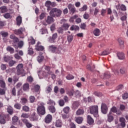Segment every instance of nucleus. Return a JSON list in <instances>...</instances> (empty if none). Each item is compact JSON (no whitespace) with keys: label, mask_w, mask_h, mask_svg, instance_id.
<instances>
[{"label":"nucleus","mask_w":128,"mask_h":128,"mask_svg":"<svg viewBox=\"0 0 128 128\" xmlns=\"http://www.w3.org/2000/svg\"><path fill=\"white\" fill-rule=\"evenodd\" d=\"M44 106H46L44 103L41 102L36 108L37 114L40 116H44L46 114V107H44Z\"/></svg>","instance_id":"1"},{"label":"nucleus","mask_w":128,"mask_h":128,"mask_svg":"<svg viewBox=\"0 0 128 128\" xmlns=\"http://www.w3.org/2000/svg\"><path fill=\"white\" fill-rule=\"evenodd\" d=\"M62 14V11L60 8H53L50 12V15L52 18H60Z\"/></svg>","instance_id":"2"},{"label":"nucleus","mask_w":128,"mask_h":128,"mask_svg":"<svg viewBox=\"0 0 128 128\" xmlns=\"http://www.w3.org/2000/svg\"><path fill=\"white\" fill-rule=\"evenodd\" d=\"M90 110V114H93L94 118H98V106H92L89 108Z\"/></svg>","instance_id":"3"},{"label":"nucleus","mask_w":128,"mask_h":128,"mask_svg":"<svg viewBox=\"0 0 128 128\" xmlns=\"http://www.w3.org/2000/svg\"><path fill=\"white\" fill-rule=\"evenodd\" d=\"M48 50L50 52H52L53 54H60L58 48L54 45H51L48 46Z\"/></svg>","instance_id":"4"},{"label":"nucleus","mask_w":128,"mask_h":128,"mask_svg":"<svg viewBox=\"0 0 128 128\" xmlns=\"http://www.w3.org/2000/svg\"><path fill=\"white\" fill-rule=\"evenodd\" d=\"M10 38L11 40H12V46L14 48V44H16L18 42H20V40L18 37L16 36L15 34H12L10 36Z\"/></svg>","instance_id":"5"},{"label":"nucleus","mask_w":128,"mask_h":128,"mask_svg":"<svg viewBox=\"0 0 128 128\" xmlns=\"http://www.w3.org/2000/svg\"><path fill=\"white\" fill-rule=\"evenodd\" d=\"M108 106L106 105V104L104 103H102L101 105L102 112V114H106L108 112Z\"/></svg>","instance_id":"6"},{"label":"nucleus","mask_w":128,"mask_h":128,"mask_svg":"<svg viewBox=\"0 0 128 128\" xmlns=\"http://www.w3.org/2000/svg\"><path fill=\"white\" fill-rule=\"evenodd\" d=\"M44 122L46 124H50L52 120V116L50 114H48L44 118Z\"/></svg>","instance_id":"7"},{"label":"nucleus","mask_w":128,"mask_h":128,"mask_svg":"<svg viewBox=\"0 0 128 128\" xmlns=\"http://www.w3.org/2000/svg\"><path fill=\"white\" fill-rule=\"evenodd\" d=\"M30 120L31 122H35L38 120V116L36 114V112H33L30 117Z\"/></svg>","instance_id":"8"},{"label":"nucleus","mask_w":128,"mask_h":128,"mask_svg":"<svg viewBox=\"0 0 128 128\" xmlns=\"http://www.w3.org/2000/svg\"><path fill=\"white\" fill-rule=\"evenodd\" d=\"M24 32V28H20L18 30H14V34H16V36H22V32Z\"/></svg>","instance_id":"9"},{"label":"nucleus","mask_w":128,"mask_h":128,"mask_svg":"<svg viewBox=\"0 0 128 128\" xmlns=\"http://www.w3.org/2000/svg\"><path fill=\"white\" fill-rule=\"evenodd\" d=\"M0 124H6V116L4 112L0 113Z\"/></svg>","instance_id":"10"},{"label":"nucleus","mask_w":128,"mask_h":128,"mask_svg":"<svg viewBox=\"0 0 128 128\" xmlns=\"http://www.w3.org/2000/svg\"><path fill=\"white\" fill-rule=\"evenodd\" d=\"M40 42H38L35 46V48L36 50L42 52V50H44V47L42 46H40Z\"/></svg>","instance_id":"11"},{"label":"nucleus","mask_w":128,"mask_h":128,"mask_svg":"<svg viewBox=\"0 0 128 128\" xmlns=\"http://www.w3.org/2000/svg\"><path fill=\"white\" fill-rule=\"evenodd\" d=\"M68 8V10H70V14H74L76 12V8L74 5H72V4H69Z\"/></svg>","instance_id":"12"},{"label":"nucleus","mask_w":128,"mask_h":128,"mask_svg":"<svg viewBox=\"0 0 128 128\" xmlns=\"http://www.w3.org/2000/svg\"><path fill=\"white\" fill-rule=\"evenodd\" d=\"M24 46V41L20 40L18 42V44H14V48H16V50H18V48H22Z\"/></svg>","instance_id":"13"},{"label":"nucleus","mask_w":128,"mask_h":128,"mask_svg":"<svg viewBox=\"0 0 128 128\" xmlns=\"http://www.w3.org/2000/svg\"><path fill=\"white\" fill-rule=\"evenodd\" d=\"M22 122L26 124V128H30L32 126V124H30V122H28V120L26 119H22Z\"/></svg>","instance_id":"14"},{"label":"nucleus","mask_w":128,"mask_h":128,"mask_svg":"<svg viewBox=\"0 0 128 128\" xmlns=\"http://www.w3.org/2000/svg\"><path fill=\"white\" fill-rule=\"evenodd\" d=\"M13 57L12 56H4L3 58V60L5 62H10L12 60Z\"/></svg>","instance_id":"15"},{"label":"nucleus","mask_w":128,"mask_h":128,"mask_svg":"<svg viewBox=\"0 0 128 128\" xmlns=\"http://www.w3.org/2000/svg\"><path fill=\"white\" fill-rule=\"evenodd\" d=\"M58 38V34L55 33L52 34V37L50 38L49 42L52 44L56 42V40Z\"/></svg>","instance_id":"16"},{"label":"nucleus","mask_w":128,"mask_h":128,"mask_svg":"<svg viewBox=\"0 0 128 128\" xmlns=\"http://www.w3.org/2000/svg\"><path fill=\"white\" fill-rule=\"evenodd\" d=\"M22 90L24 92H28L30 90V84L25 83L23 84Z\"/></svg>","instance_id":"17"},{"label":"nucleus","mask_w":128,"mask_h":128,"mask_svg":"<svg viewBox=\"0 0 128 128\" xmlns=\"http://www.w3.org/2000/svg\"><path fill=\"white\" fill-rule=\"evenodd\" d=\"M87 122L88 124L91 126V124H92L94 122V119L90 116L88 115L87 116Z\"/></svg>","instance_id":"18"},{"label":"nucleus","mask_w":128,"mask_h":128,"mask_svg":"<svg viewBox=\"0 0 128 128\" xmlns=\"http://www.w3.org/2000/svg\"><path fill=\"white\" fill-rule=\"evenodd\" d=\"M55 126L56 128H62V122L60 119H58L56 122Z\"/></svg>","instance_id":"19"},{"label":"nucleus","mask_w":128,"mask_h":128,"mask_svg":"<svg viewBox=\"0 0 128 128\" xmlns=\"http://www.w3.org/2000/svg\"><path fill=\"white\" fill-rule=\"evenodd\" d=\"M75 122H76L78 124H82V122H84V118L80 116L76 117V118Z\"/></svg>","instance_id":"20"},{"label":"nucleus","mask_w":128,"mask_h":128,"mask_svg":"<svg viewBox=\"0 0 128 128\" xmlns=\"http://www.w3.org/2000/svg\"><path fill=\"white\" fill-rule=\"evenodd\" d=\"M116 8H117V10H123L124 12V10H126V6H124V4H118L117 6H116Z\"/></svg>","instance_id":"21"},{"label":"nucleus","mask_w":128,"mask_h":128,"mask_svg":"<svg viewBox=\"0 0 128 128\" xmlns=\"http://www.w3.org/2000/svg\"><path fill=\"white\" fill-rule=\"evenodd\" d=\"M46 22L48 24H50L54 22V18L52 16H48Z\"/></svg>","instance_id":"22"},{"label":"nucleus","mask_w":128,"mask_h":128,"mask_svg":"<svg viewBox=\"0 0 128 128\" xmlns=\"http://www.w3.org/2000/svg\"><path fill=\"white\" fill-rule=\"evenodd\" d=\"M6 50L8 52H10L11 54H14V49L10 46H8L6 48Z\"/></svg>","instance_id":"23"},{"label":"nucleus","mask_w":128,"mask_h":128,"mask_svg":"<svg viewBox=\"0 0 128 128\" xmlns=\"http://www.w3.org/2000/svg\"><path fill=\"white\" fill-rule=\"evenodd\" d=\"M18 76L22 75V76H24V69H17Z\"/></svg>","instance_id":"24"},{"label":"nucleus","mask_w":128,"mask_h":128,"mask_svg":"<svg viewBox=\"0 0 128 128\" xmlns=\"http://www.w3.org/2000/svg\"><path fill=\"white\" fill-rule=\"evenodd\" d=\"M117 56L119 60H124V54L122 52H118L117 54Z\"/></svg>","instance_id":"25"},{"label":"nucleus","mask_w":128,"mask_h":128,"mask_svg":"<svg viewBox=\"0 0 128 128\" xmlns=\"http://www.w3.org/2000/svg\"><path fill=\"white\" fill-rule=\"evenodd\" d=\"M108 120L109 122H111L114 120V116H112V112H110L108 116Z\"/></svg>","instance_id":"26"},{"label":"nucleus","mask_w":128,"mask_h":128,"mask_svg":"<svg viewBox=\"0 0 128 128\" xmlns=\"http://www.w3.org/2000/svg\"><path fill=\"white\" fill-rule=\"evenodd\" d=\"M80 106V102L78 101H75L73 102L72 105V108L73 110H76V108H78Z\"/></svg>","instance_id":"27"},{"label":"nucleus","mask_w":128,"mask_h":128,"mask_svg":"<svg viewBox=\"0 0 128 128\" xmlns=\"http://www.w3.org/2000/svg\"><path fill=\"white\" fill-rule=\"evenodd\" d=\"M16 22L17 26H20L22 24V16H18L16 18Z\"/></svg>","instance_id":"28"},{"label":"nucleus","mask_w":128,"mask_h":128,"mask_svg":"<svg viewBox=\"0 0 128 128\" xmlns=\"http://www.w3.org/2000/svg\"><path fill=\"white\" fill-rule=\"evenodd\" d=\"M84 114V110L83 109L79 108L76 112V116H82Z\"/></svg>","instance_id":"29"},{"label":"nucleus","mask_w":128,"mask_h":128,"mask_svg":"<svg viewBox=\"0 0 128 128\" xmlns=\"http://www.w3.org/2000/svg\"><path fill=\"white\" fill-rule=\"evenodd\" d=\"M110 112H116L117 114H122V112H118V110H116V107L113 106L110 109Z\"/></svg>","instance_id":"30"},{"label":"nucleus","mask_w":128,"mask_h":128,"mask_svg":"<svg viewBox=\"0 0 128 128\" xmlns=\"http://www.w3.org/2000/svg\"><path fill=\"white\" fill-rule=\"evenodd\" d=\"M48 108L50 112L52 114H54V112H56V108L54 107V106H48Z\"/></svg>","instance_id":"31"},{"label":"nucleus","mask_w":128,"mask_h":128,"mask_svg":"<svg viewBox=\"0 0 128 128\" xmlns=\"http://www.w3.org/2000/svg\"><path fill=\"white\" fill-rule=\"evenodd\" d=\"M110 76H112V75L110 74V73L109 72H106L105 73H104V80H106V78H110Z\"/></svg>","instance_id":"32"},{"label":"nucleus","mask_w":128,"mask_h":128,"mask_svg":"<svg viewBox=\"0 0 128 128\" xmlns=\"http://www.w3.org/2000/svg\"><path fill=\"white\" fill-rule=\"evenodd\" d=\"M7 112L9 114H14V108L11 106H8Z\"/></svg>","instance_id":"33"},{"label":"nucleus","mask_w":128,"mask_h":128,"mask_svg":"<svg viewBox=\"0 0 128 128\" xmlns=\"http://www.w3.org/2000/svg\"><path fill=\"white\" fill-rule=\"evenodd\" d=\"M34 54V49L32 48H28V54H29V56H32Z\"/></svg>","instance_id":"34"},{"label":"nucleus","mask_w":128,"mask_h":128,"mask_svg":"<svg viewBox=\"0 0 128 128\" xmlns=\"http://www.w3.org/2000/svg\"><path fill=\"white\" fill-rule=\"evenodd\" d=\"M0 12L2 14H4V12H8V8L6 6H2L0 8Z\"/></svg>","instance_id":"35"},{"label":"nucleus","mask_w":128,"mask_h":128,"mask_svg":"<svg viewBox=\"0 0 128 128\" xmlns=\"http://www.w3.org/2000/svg\"><path fill=\"white\" fill-rule=\"evenodd\" d=\"M44 59V56L40 55L37 57V60L39 62H42Z\"/></svg>","instance_id":"36"},{"label":"nucleus","mask_w":128,"mask_h":128,"mask_svg":"<svg viewBox=\"0 0 128 128\" xmlns=\"http://www.w3.org/2000/svg\"><path fill=\"white\" fill-rule=\"evenodd\" d=\"M47 104H49V106H56V102L50 98H49L47 102Z\"/></svg>","instance_id":"37"},{"label":"nucleus","mask_w":128,"mask_h":128,"mask_svg":"<svg viewBox=\"0 0 128 128\" xmlns=\"http://www.w3.org/2000/svg\"><path fill=\"white\" fill-rule=\"evenodd\" d=\"M100 29L98 28H96L93 32V34L94 35L96 36H100Z\"/></svg>","instance_id":"38"},{"label":"nucleus","mask_w":128,"mask_h":128,"mask_svg":"<svg viewBox=\"0 0 128 128\" xmlns=\"http://www.w3.org/2000/svg\"><path fill=\"white\" fill-rule=\"evenodd\" d=\"M12 122L13 124H15L18 122V117L17 116H14L13 118H12Z\"/></svg>","instance_id":"39"},{"label":"nucleus","mask_w":128,"mask_h":128,"mask_svg":"<svg viewBox=\"0 0 128 128\" xmlns=\"http://www.w3.org/2000/svg\"><path fill=\"white\" fill-rule=\"evenodd\" d=\"M74 89L67 91V94H68V96H74Z\"/></svg>","instance_id":"40"},{"label":"nucleus","mask_w":128,"mask_h":128,"mask_svg":"<svg viewBox=\"0 0 128 128\" xmlns=\"http://www.w3.org/2000/svg\"><path fill=\"white\" fill-rule=\"evenodd\" d=\"M88 10V6L86 4H84L82 7L80 8L78 10L79 12H86Z\"/></svg>","instance_id":"41"},{"label":"nucleus","mask_w":128,"mask_h":128,"mask_svg":"<svg viewBox=\"0 0 128 128\" xmlns=\"http://www.w3.org/2000/svg\"><path fill=\"white\" fill-rule=\"evenodd\" d=\"M14 108H16V110H20L22 108V104L20 103H16L14 105Z\"/></svg>","instance_id":"42"},{"label":"nucleus","mask_w":128,"mask_h":128,"mask_svg":"<svg viewBox=\"0 0 128 128\" xmlns=\"http://www.w3.org/2000/svg\"><path fill=\"white\" fill-rule=\"evenodd\" d=\"M16 64V62L15 60H10V61L8 62V66L10 67L14 66V64Z\"/></svg>","instance_id":"43"},{"label":"nucleus","mask_w":128,"mask_h":128,"mask_svg":"<svg viewBox=\"0 0 128 128\" xmlns=\"http://www.w3.org/2000/svg\"><path fill=\"white\" fill-rule=\"evenodd\" d=\"M62 28L64 30H68L70 28V25L67 23H64L62 26Z\"/></svg>","instance_id":"44"},{"label":"nucleus","mask_w":128,"mask_h":128,"mask_svg":"<svg viewBox=\"0 0 128 128\" xmlns=\"http://www.w3.org/2000/svg\"><path fill=\"white\" fill-rule=\"evenodd\" d=\"M44 69L47 71L48 74H52V72L50 70V66H46Z\"/></svg>","instance_id":"45"},{"label":"nucleus","mask_w":128,"mask_h":128,"mask_svg":"<svg viewBox=\"0 0 128 128\" xmlns=\"http://www.w3.org/2000/svg\"><path fill=\"white\" fill-rule=\"evenodd\" d=\"M0 88H6V82H4V81L3 80H0Z\"/></svg>","instance_id":"46"},{"label":"nucleus","mask_w":128,"mask_h":128,"mask_svg":"<svg viewBox=\"0 0 128 128\" xmlns=\"http://www.w3.org/2000/svg\"><path fill=\"white\" fill-rule=\"evenodd\" d=\"M94 94L96 96H98V98H100V96H102V93L100 92H98V91L94 92Z\"/></svg>","instance_id":"47"},{"label":"nucleus","mask_w":128,"mask_h":128,"mask_svg":"<svg viewBox=\"0 0 128 128\" xmlns=\"http://www.w3.org/2000/svg\"><path fill=\"white\" fill-rule=\"evenodd\" d=\"M110 54V50H105L102 52L100 56H108V54Z\"/></svg>","instance_id":"48"},{"label":"nucleus","mask_w":128,"mask_h":128,"mask_svg":"<svg viewBox=\"0 0 128 128\" xmlns=\"http://www.w3.org/2000/svg\"><path fill=\"white\" fill-rule=\"evenodd\" d=\"M66 78L68 80H74V76L72 74H69L66 76Z\"/></svg>","instance_id":"49"},{"label":"nucleus","mask_w":128,"mask_h":128,"mask_svg":"<svg viewBox=\"0 0 128 128\" xmlns=\"http://www.w3.org/2000/svg\"><path fill=\"white\" fill-rule=\"evenodd\" d=\"M118 42L119 46H122V48H124V40H122L121 38H119L118 40Z\"/></svg>","instance_id":"50"},{"label":"nucleus","mask_w":128,"mask_h":128,"mask_svg":"<svg viewBox=\"0 0 128 128\" xmlns=\"http://www.w3.org/2000/svg\"><path fill=\"white\" fill-rule=\"evenodd\" d=\"M63 112L66 114H68V112H70V107H68V106L65 107L63 109Z\"/></svg>","instance_id":"51"},{"label":"nucleus","mask_w":128,"mask_h":128,"mask_svg":"<svg viewBox=\"0 0 128 128\" xmlns=\"http://www.w3.org/2000/svg\"><path fill=\"white\" fill-rule=\"evenodd\" d=\"M14 58H16V60H22V56H20L18 54H15L14 55Z\"/></svg>","instance_id":"52"},{"label":"nucleus","mask_w":128,"mask_h":128,"mask_svg":"<svg viewBox=\"0 0 128 128\" xmlns=\"http://www.w3.org/2000/svg\"><path fill=\"white\" fill-rule=\"evenodd\" d=\"M6 89L0 88V96H4V94H6Z\"/></svg>","instance_id":"53"},{"label":"nucleus","mask_w":128,"mask_h":128,"mask_svg":"<svg viewBox=\"0 0 128 128\" xmlns=\"http://www.w3.org/2000/svg\"><path fill=\"white\" fill-rule=\"evenodd\" d=\"M22 110L28 112H30V108L26 106H22Z\"/></svg>","instance_id":"54"},{"label":"nucleus","mask_w":128,"mask_h":128,"mask_svg":"<svg viewBox=\"0 0 128 128\" xmlns=\"http://www.w3.org/2000/svg\"><path fill=\"white\" fill-rule=\"evenodd\" d=\"M67 40L68 42H72V40H74V37L72 36L68 35L67 37Z\"/></svg>","instance_id":"55"},{"label":"nucleus","mask_w":128,"mask_h":128,"mask_svg":"<svg viewBox=\"0 0 128 128\" xmlns=\"http://www.w3.org/2000/svg\"><path fill=\"white\" fill-rule=\"evenodd\" d=\"M40 88V85H36L34 86V90H35L36 92H38Z\"/></svg>","instance_id":"56"},{"label":"nucleus","mask_w":128,"mask_h":128,"mask_svg":"<svg viewBox=\"0 0 128 128\" xmlns=\"http://www.w3.org/2000/svg\"><path fill=\"white\" fill-rule=\"evenodd\" d=\"M100 12V8H96L94 10V16H98V14Z\"/></svg>","instance_id":"57"},{"label":"nucleus","mask_w":128,"mask_h":128,"mask_svg":"<svg viewBox=\"0 0 128 128\" xmlns=\"http://www.w3.org/2000/svg\"><path fill=\"white\" fill-rule=\"evenodd\" d=\"M52 90V85H50L49 86L46 88V90L48 92H50Z\"/></svg>","instance_id":"58"},{"label":"nucleus","mask_w":128,"mask_h":128,"mask_svg":"<svg viewBox=\"0 0 128 128\" xmlns=\"http://www.w3.org/2000/svg\"><path fill=\"white\" fill-rule=\"evenodd\" d=\"M58 104L60 106H64V100H60L58 101Z\"/></svg>","instance_id":"59"},{"label":"nucleus","mask_w":128,"mask_h":128,"mask_svg":"<svg viewBox=\"0 0 128 128\" xmlns=\"http://www.w3.org/2000/svg\"><path fill=\"white\" fill-rule=\"evenodd\" d=\"M45 6L47 8H50V6H52V2L50 1V0H47L46 2Z\"/></svg>","instance_id":"60"},{"label":"nucleus","mask_w":128,"mask_h":128,"mask_svg":"<svg viewBox=\"0 0 128 128\" xmlns=\"http://www.w3.org/2000/svg\"><path fill=\"white\" fill-rule=\"evenodd\" d=\"M83 18H84V20H88V18H90V14H88V12H86L83 15Z\"/></svg>","instance_id":"61"},{"label":"nucleus","mask_w":128,"mask_h":128,"mask_svg":"<svg viewBox=\"0 0 128 128\" xmlns=\"http://www.w3.org/2000/svg\"><path fill=\"white\" fill-rule=\"evenodd\" d=\"M74 94L75 96H80V92L78 90L74 91Z\"/></svg>","instance_id":"62"},{"label":"nucleus","mask_w":128,"mask_h":128,"mask_svg":"<svg viewBox=\"0 0 128 128\" xmlns=\"http://www.w3.org/2000/svg\"><path fill=\"white\" fill-rule=\"evenodd\" d=\"M4 18H12V16H10V13H6L4 15Z\"/></svg>","instance_id":"63"},{"label":"nucleus","mask_w":128,"mask_h":128,"mask_svg":"<svg viewBox=\"0 0 128 128\" xmlns=\"http://www.w3.org/2000/svg\"><path fill=\"white\" fill-rule=\"evenodd\" d=\"M80 28L82 30H86V24L85 23L81 24Z\"/></svg>","instance_id":"64"}]
</instances>
